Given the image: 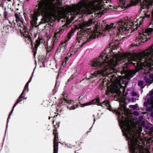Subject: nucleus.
Listing matches in <instances>:
<instances>
[{"mask_svg":"<svg viewBox=\"0 0 153 153\" xmlns=\"http://www.w3.org/2000/svg\"><path fill=\"white\" fill-rule=\"evenodd\" d=\"M117 113L118 120L123 135L128 141L130 153H150L148 148L144 147L145 143L140 139L139 130L128 116L126 109Z\"/></svg>","mask_w":153,"mask_h":153,"instance_id":"2","label":"nucleus"},{"mask_svg":"<svg viewBox=\"0 0 153 153\" xmlns=\"http://www.w3.org/2000/svg\"><path fill=\"white\" fill-rule=\"evenodd\" d=\"M100 117L99 116L98 117V119H99L100 118Z\"/></svg>","mask_w":153,"mask_h":153,"instance_id":"41","label":"nucleus"},{"mask_svg":"<svg viewBox=\"0 0 153 153\" xmlns=\"http://www.w3.org/2000/svg\"><path fill=\"white\" fill-rule=\"evenodd\" d=\"M15 17L16 18V21L17 22H18L19 23V25L18 24V25L20 26L21 25V24H22V23L21 20L20 19V18H19L18 15L16 13H15Z\"/></svg>","mask_w":153,"mask_h":153,"instance_id":"18","label":"nucleus"},{"mask_svg":"<svg viewBox=\"0 0 153 153\" xmlns=\"http://www.w3.org/2000/svg\"><path fill=\"white\" fill-rule=\"evenodd\" d=\"M35 69V68L34 69V71H33V72L32 73V76H31V78L28 81V82H27V83H26L28 85H29V83L31 82V80H32V77H33V73H34V71Z\"/></svg>","mask_w":153,"mask_h":153,"instance_id":"26","label":"nucleus"},{"mask_svg":"<svg viewBox=\"0 0 153 153\" xmlns=\"http://www.w3.org/2000/svg\"><path fill=\"white\" fill-rule=\"evenodd\" d=\"M72 54V53H71L70 54L68 53V56L65 57V60L64 61H63V62L62 63V65L64 66V65H65L66 64L68 59V58L70 56H71Z\"/></svg>","mask_w":153,"mask_h":153,"instance_id":"20","label":"nucleus"},{"mask_svg":"<svg viewBox=\"0 0 153 153\" xmlns=\"http://www.w3.org/2000/svg\"><path fill=\"white\" fill-rule=\"evenodd\" d=\"M11 1V0H10V1Z\"/></svg>","mask_w":153,"mask_h":153,"instance_id":"46","label":"nucleus"},{"mask_svg":"<svg viewBox=\"0 0 153 153\" xmlns=\"http://www.w3.org/2000/svg\"><path fill=\"white\" fill-rule=\"evenodd\" d=\"M137 95V94L135 92H132V95L133 96H136Z\"/></svg>","mask_w":153,"mask_h":153,"instance_id":"33","label":"nucleus"},{"mask_svg":"<svg viewBox=\"0 0 153 153\" xmlns=\"http://www.w3.org/2000/svg\"><path fill=\"white\" fill-rule=\"evenodd\" d=\"M67 27L65 25H63L62 27H60L59 29L56 30L54 33L52 42H53V46L51 48V49L49 50L51 51L53 48V47L55 43L58 40V39L60 37L61 34L65 30L67 29Z\"/></svg>","mask_w":153,"mask_h":153,"instance_id":"7","label":"nucleus"},{"mask_svg":"<svg viewBox=\"0 0 153 153\" xmlns=\"http://www.w3.org/2000/svg\"><path fill=\"white\" fill-rule=\"evenodd\" d=\"M133 114L134 115L136 116H137L139 114L138 112L137 111H134L133 112Z\"/></svg>","mask_w":153,"mask_h":153,"instance_id":"28","label":"nucleus"},{"mask_svg":"<svg viewBox=\"0 0 153 153\" xmlns=\"http://www.w3.org/2000/svg\"><path fill=\"white\" fill-rule=\"evenodd\" d=\"M9 118H10V114H9V115H8V118H7V123L6 128V129L7 128V126H8V123L9 122Z\"/></svg>","mask_w":153,"mask_h":153,"instance_id":"29","label":"nucleus"},{"mask_svg":"<svg viewBox=\"0 0 153 153\" xmlns=\"http://www.w3.org/2000/svg\"><path fill=\"white\" fill-rule=\"evenodd\" d=\"M92 104H96L98 105L101 106L102 107H103V108L105 107L104 106H106V107H108L109 108L108 109H109L110 111H111L110 108L111 107L110 106L108 101L107 100H106L102 103H101L100 102V100L99 99L93 100L89 102L82 105L81 107H84L85 106L89 105Z\"/></svg>","mask_w":153,"mask_h":153,"instance_id":"6","label":"nucleus"},{"mask_svg":"<svg viewBox=\"0 0 153 153\" xmlns=\"http://www.w3.org/2000/svg\"><path fill=\"white\" fill-rule=\"evenodd\" d=\"M66 146H67L68 147L70 148H72V146H73V145H71V144H66Z\"/></svg>","mask_w":153,"mask_h":153,"instance_id":"31","label":"nucleus"},{"mask_svg":"<svg viewBox=\"0 0 153 153\" xmlns=\"http://www.w3.org/2000/svg\"><path fill=\"white\" fill-rule=\"evenodd\" d=\"M144 82L143 81H139L138 82V86H142L143 85Z\"/></svg>","mask_w":153,"mask_h":153,"instance_id":"25","label":"nucleus"},{"mask_svg":"<svg viewBox=\"0 0 153 153\" xmlns=\"http://www.w3.org/2000/svg\"><path fill=\"white\" fill-rule=\"evenodd\" d=\"M151 116L153 118V112H152L150 114Z\"/></svg>","mask_w":153,"mask_h":153,"instance_id":"36","label":"nucleus"},{"mask_svg":"<svg viewBox=\"0 0 153 153\" xmlns=\"http://www.w3.org/2000/svg\"><path fill=\"white\" fill-rule=\"evenodd\" d=\"M74 76L73 75H72L71 76L70 78L68 79V81H69L71 79H74Z\"/></svg>","mask_w":153,"mask_h":153,"instance_id":"32","label":"nucleus"},{"mask_svg":"<svg viewBox=\"0 0 153 153\" xmlns=\"http://www.w3.org/2000/svg\"><path fill=\"white\" fill-rule=\"evenodd\" d=\"M153 0H122V10L123 7L128 8L131 6L140 3L141 5L140 13L142 15L150 16L151 13L153 16L152 11L150 10V7L152 5Z\"/></svg>","mask_w":153,"mask_h":153,"instance_id":"5","label":"nucleus"},{"mask_svg":"<svg viewBox=\"0 0 153 153\" xmlns=\"http://www.w3.org/2000/svg\"><path fill=\"white\" fill-rule=\"evenodd\" d=\"M95 118H94V122L93 124H94V122H95Z\"/></svg>","mask_w":153,"mask_h":153,"instance_id":"38","label":"nucleus"},{"mask_svg":"<svg viewBox=\"0 0 153 153\" xmlns=\"http://www.w3.org/2000/svg\"><path fill=\"white\" fill-rule=\"evenodd\" d=\"M144 79L147 84L150 85L153 82V74H149V75L145 76Z\"/></svg>","mask_w":153,"mask_h":153,"instance_id":"11","label":"nucleus"},{"mask_svg":"<svg viewBox=\"0 0 153 153\" xmlns=\"http://www.w3.org/2000/svg\"><path fill=\"white\" fill-rule=\"evenodd\" d=\"M76 151H76L75 152L76 153Z\"/></svg>","mask_w":153,"mask_h":153,"instance_id":"43","label":"nucleus"},{"mask_svg":"<svg viewBox=\"0 0 153 153\" xmlns=\"http://www.w3.org/2000/svg\"><path fill=\"white\" fill-rule=\"evenodd\" d=\"M6 1H7L8 2L9 1H10V0H4Z\"/></svg>","mask_w":153,"mask_h":153,"instance_id":"37","label":"nucleus"},{"mask_svg":"<svg viewBox=\"0 0 153 153\" xmlns=\"http://www.w3.org/2000/svg\"><path fill=\"white\" fill-rule=\"evenodd\" d=\"M9 4H8V5H7V7H6L5 8V9L4 10V17L5 19L4 20V22H6V21H7L9 22V23H10V20H9L8 18H9V16H10L9 13Z\"/></svg>","mask_w":153,"mask_h":153,"instance_id":"13","label":"nucleus"},{"mask_svg":"<svg viewBox=\"0 0 153 153\" xmlns=\"http://www.w3.org/2000/svg\"><path fill=\"white\" fill-rule=\"evenodd\" d=\"M40 44V41L39 40H37L36 42V43L33 49V51L34 52V56H35L36 53V51L38 48V46Z\"/></svg>","mask_w":153,"mask_h":153,"instance_id":"16","label":"nucleus"},{"mask_svg":"<svg viewBox=\"0 0 153 153\" xmlns=\"http://www.w3.org/2000/svg\"><path fill=\"white\" fill-rule=\"evenodd\" d=\"M149 104V103L147 102H144V106L145 107H146V106H147L148 105V104Z\"/></svg>","mask_w":153,"mask_h":153,"instance_id":"34","label":"nucleus"},{"mask_svg":"<svg viewBox=\"0 0 153 153\" xmlns=\"http://www.w3.org/2000/svg\"><path fill=\"white\" fill-rule=\"evenodd\" d=\"M153 94V89L149 92V95L150 96H151Z\"/></svg>","mask_w":153,"mask_h":153,"instance_id":"30","label":"nucleus"},{"mask_svg":"<svg viewBox=\"0 0 153 153\" xmlns=\"http://www.w3.org/2000/svg\"><path fill=\"white\" fill-rule=\"evenodd\" d=\"M59 103L61 105H59L61 106L62 105H67L68 108H69L70 110H74L77 107V105L75 104L76 102L74 101L68 100L66 99H62L60 100Z\"/></svg>","mask_w":153,"mask_h":153,"instance_id":"8","label":"nucleus"},{"mask_svg":"<svg viewBox=\"0 0 153 153\" xmlns=\"http://www.w3.org/2000/svg\"><path fill=\"white\" fill-rule=\"evenodd\" d=\"M152 110V107L151 106H149L147 107L146 108V111H150Z\"/></svg>","mask_w":153,"mask_h":153,"instance_id":"24","label":"nucleus"},{"mask_svg":"<svg viewBox=\"0 0 153 153\" xmlns=\"http://www.w3.org/2000/svg\"><path fill=\"white\" fill-rule=\"evenodd\" d=\"M143 118V117H140L138 118V120L139 121H140L142 120Z\"/></svg>","mask_w":153,"mask_h":153,"instance_id":"35","label":"nucleus"},{"mask_svg":"<svg viewBox=\"0 0 153 153\" xmlns=\"http://www.w3.org/2000/svg\"><path fill=\"white\" fill-rule=\"evenodd\" d=\"M24 33L22 34L24 36L25 39L27 41H28L29 42L31 41V37L30 36V33L28 31L24 30Z\"/></svg>","mask_w":153,"mask_h":153,"instance_id":"15","label":"nucleus"},{"mask_svg":"<svg viewBox=\"0 0 153 153\" xmlns=\"http://www.w3.org/2000/svg\"><path fill=\"white\" fill-rule=\"evenodd\" d=\"M143 22H119L116 24L107 25L105 32H108L111 36V42L107 48L101 53L97 59H94L91 62V66L97 70L86 77L88 81L94 77L107 76L109 78L112 86L106 91L107 95H111L113 93H116L125 91V88L128 84L123 81V86L121 85V77L117 73V66L122 63L124 67L132 64L135 67L142 69L152 70L153 69V45L142 53L134 55L131 53H114L112 49H116L119 44L117 35L127 36L135 30H136ZM92 72V71H91Z\"/></svg>","mask_w":153,"mask_h":153,"instance_id":"1","label":"nucleus"},{"mask_svg":"<svg viewBox=\"0 0 153 153\" xmlns=\"http://www.w3.org/2000/svg\"><path fill=\"white\" fill-rule=\"evenodd\" d=\"M25 95L22 94L20 95V96L19 97L17 101L16 102L15 104L14 105L12 111L11 112H10V116L11 115V113L13 111V110L14 108L19 103H20V102H21L23 100L26 99L27 98V97H25Z\"/></svg>","mask_w":153,"mask_h":153,"instance_id":"12","label":"nucleus"},{"mask_svg":"<svg viewBox=\"0 0 153 153\" xmlns=\"http://www.w3.org/2000/svg\"><path fill=\"white\" fill-rule=\"evenodd\" d=\"M28 85L27 84H26L25 85L24 90L22 93V94L25 95H26V94L28 91L29 89H28Z\"/></svg>","mask_w":153,"mask_h":153,"instance_id":"17","label":"nucleus"},{"mask_svg":"<svg viewBox=\"0 0 153 153\" xmlns=\"http://www.w3.org/2000/svg\"><path fill=\"white\" fill-rule=\"evenodd\" d=\"M51 117H49V118H48L49 119V120H50V118H51Z\"/></svg>","mask_w":153,"mask_h":153,"instance_id":"39","label":"nucleus"},{"mask_svg":"<svg viewBox=\"0 0 153 153\" xmlns=\"http://www.w3.org/2000/svg\"><path fill=\"white\" fill-rule=\"evenodd\" d=\"M62 4V0H40L33 14L30 16L31 25H36L38 17L40 15L43 17L41 21L42 23L48 22L51 17L60 9L59 6Z\"/></svg>","mask_w":153,"mask_h":153,"instance_id":"3","label":"nucleus"},{"mask_svg":"<svg viewBox=\"0 0 153 153\" xmlns=\"http://www.w3.org/2000/svg\"><path fill=\"white\" fill-rule=\"evenodd\" d=\"M10 27V26L9 25H6L5 27H3V29H4V33H7L8 34H9V27Z\"/></svg>","mask_w":153,"mask_h":153,"instance_id":"21","label":"nucleus"},{"mask_svg":"<svg viewBox=\"0 0 153 153\" xmlns=\"http://www.w3.org/2000/svg\"><path fill=\"white\" fill-rule=\"evenodd\" d=\"M10 10H11V8H10Z\"/></svg>","mask_w":153,"mask_h":153,"instance_id":"44","label":"nucleus"},{"mask_svg":"<svg viewBox=\"0 0 153 153\" xmlns=\"http://www.w3.org/2000/svg\"><path fill=\"white\" fill-rule=\"evenodd\" d=\"M68 42V40H65L62 42L59 45V47L56 50V52L63 53L65 51L66 48V42Z\"/></svg>","mask_w":153,"mask_h":153,"instance_id":"10","label":"nucleus"},{"mask_svg":"<svg viewBox=\"0 0 153 153\" xmlns=\"http://www.w3.org/2000/svg\"><path fill=\"white\" fill-rule=\"evenodd\" d=\"M106 84H107L106 83L105 84L104 82V81H103L102 83L100 85V88H101L102 89L103 88H102L101 87L103 86H105V85H106Z\"/></svg>","mask_w":153,"mask_h":153,"instance_id":"27","label":"nucleus"},{"mask_svg":"<svg viewBox=\"0 0 153 153\" xmlns=\"http://www.w3.org/2000/svg\"><path fill=\"white\" fill-rule=\"evenodd\" d=\"M137 107V104H136L135 105H131L129 106V107L130 108H132L134 110H135L136 109Z\"/></svg>","mask_w":153,"mask_h":153,"instance_id":"23","label":"nucleus"},{"mask_svg":"<svg viewBox=\"0 0 153 153\" xmlns=\"http://www.w3.org/2000/svg\"><path fill=\"white\" fill-rule=\"evenodd\" d=\"M74 31L75 30L74 29H71V31L68 34L67 37V39H66L65 40H68H68L71 39Z\"/></svg>","mask_w":153,"mask_h":153,"instance_id":"19","label":"nucleus"},{"mask_svg":"<svg viewBox=\"0 0 153 153\" xmlns=\"http://www.w3.org/2000/svg\"><path fill=\"white\" fill-rule=\"evenodd\" d=\"M87 73H86V75L87 76Z\"/></svg>","mask_w":153,"mask_h":153,"instance_id":"45","label":"nucleus"},{"mask_svg":"<svg viewBox=\"0 0 153 153\" xmlns=\"http://www.w3.org/2000/svg\"><path fill=\"white\" fill-rule=\"evenodd\" d=\"M137 72V71L135 70L129 71H128L126 75L127 79L130 80L133 77Z\"/></svg>","mask_w":153,"mask_h":153,"instance_id":"14","label":"nucleus"},{"mask_svg":"<svg viewBox=\"0 0 153 153\" xmlns=\"http://www.w3.org/2000/svg\"><path fill=\"white\" fill-rule=\"evenodd\" d=\"M53 134L54 136V140L53 141V153H58V143L57 142L58 140V133L57 130L55 129L53 130Z\"/></svg>","mask_w":153,"mask_h":153,"instance_id":"9","label":"nucleus"},{"mask_svg":"<svg viewBox=\"0 0 153 153\" xmlns=\"http://www.w3.org/2000/svg\"><path fill=\"white\" fill-rule=\"evenodd\" d=\"M43 62V65H44V62Z\"/></svg>","mask_w":153,"mask_h":153,"instance_id":"40","label":"nucleus"},{"mask_svg":"<svg viewBox=\"0 0 153 153\" xmlns=\"http://www.w3.org/2000/svg\"><path fill=\"white\" fill-rule=\"evenodd\" d=\"M150 96V98H149L147 99V102L149 103V105L153 103V96Z\"/></svg>","mask_w":153,"mask_h":153,"instance_id":"22","label":"nucleus"},{"mask_svg":"<svg viewBox=\"0 0 153 153\" xmlns=\"http://www.w3.org/2000/svg\"><path fill=\"white\" fill-rule=\"evenodd\" d=\"M94 22L93 19H90L88 22H84L79 25L80 30L77 33L76 42L79 43H81L82 46L91 39L98 38L102 35V33L98 30L97 28H86Z\"/></svg>","mask_w":153,"mask_h":153,"instance_id":"4","label":"nucleus"},{"mask_svg":"<svg viewBox=\"0 0 153 153\" xmlns=\"http://www.w3.org/2000/svg\"><path fill=\"white\" fill-rule=\"evenodd\" d=\"M70 22H69V23H68V25L69 24Z\"/></svg>","mask_w":153,"mask_h":153,"instance_id":"42","label":"nucleus"}]
</instances>
